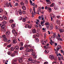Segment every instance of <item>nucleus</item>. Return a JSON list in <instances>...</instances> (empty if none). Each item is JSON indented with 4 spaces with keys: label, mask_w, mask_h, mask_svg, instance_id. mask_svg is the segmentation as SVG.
<instances>
[{
    "label": "nucleus",
    "mask_w": 64,
    "mask_h": 64,
    "mask_svg": "<svg viewBox=\"0 0 64 64\" xmlns=\"http://www.w3.org/2000/svg\"><path fill=\"white\" fill-rule=\"evenodd\" d=\"M50 30H52L53 29V25L52 23H51L50 24Z\"/></svg>",
    "instance_id": "f257e3e1"
},
{
    "label": "nucleus",
    "mask_w": 64,
    "mask_h": 64,
    "mask_svg": "<svg viewBox=\"0 0 64 64\" xmlns=\"http://www.w3.org/2000/svg\"><path fill=\"white\" fill-rule=\"evenodd\" d=\"M57 46L58 48H56V50H57V51H58L59 49H60L61 48H62L61 46L60 45H58Z\"/></svg>",
    "instance_id": "f03ea898"
},
{
    "label": "nucleus",
    "mask_w": 64,
    "mask_h": 64,
    "mask_svg": "<svg viewBox=\"0 0 64 64\" xmlns=\"http://www.w3.org/2000/svg\"><path fill=\"white\" fill-rule=\"evenodd\" d=\"M47 40H43L42 41V45H45L46 44V42H47Z\"/></svg>",
    "instance_id": "7ed1b4c3"
},
{
    "label": "nucleus",
    "mask_w": 64,
    "mask_h": 64,
    "mask_svg": "<svg viewBox=\"0 0 64 64\" xmlns=\"http://www.w3.org/2000/svg\"><path fill=\"white\" fill-rule=\"evenodd\" d=\"M18 61L19 63H22V62H23V58H19Z\"/></svg>",
    "instance_id": "20e7f679"
},
{
    "label": "nucleus",
    "mask_w": 64,
    "mask_h": 64,
    "mask_svg": "<svg viewBox=\"0 0 64 64\" xmlns=\"http://www.w3.org/2000/svg\"><path fill=\"white\" fill-rule=\"evenodd\" d=\"M46 2L48 4H51V2L50 1V0H46Z\"/></svg>",
    "instance_id": "39448f33"
},
{
    "label": "nucleus",
    "mask_w": 64,
    "mask_h": 64,
    "mask_svg": "<svg viewBox=\"0 0 64 64\" xmlns=\"http://www.w3.org/2000/svg\"><path fill=\"white\" fill-rule=\"evenodd\" d=\"M30 13H31V12H32V18H33V17H34V13H33V12L32 11V10H30Z\"/></svg>",
    "instance_id": "423d86ee"
},
{
    "label": "nucleus",
    "mask_w": 64,
    "mask_h": 64,
    "mask_svg": "<svg viewBox=\"0 0 64 64\" xmlns=\"http://www.w3.org/2000/svg\"><path fill=\"white\" fill-rule=\"evenodd\" d=\"M50 59H54V56L53 55H50Z\"/></svg>",
    "instance_id": "0eeeda50"
},
{
    "label": "nucleus",
    "mask_w": 64,
    "mask_h": 64,
    "mask_svg": "<svg viewBox=\"0 0 64 64\" xmlns=\"http://www.w3.org/2000/svg\"><path fill=\"white\" fill-rule=\"evenodd\" d=\"M19 49V47L18 46H16L14 47V49L16 50H18Z\"/></svg>",
    "instance_id": "6e6552de"
},
{
    "label": "nucleus",
    "mask_w": 64,
    "mask_h": 64,
    "mask_svg": "<svg viewBox=\"0 0 64 64\" xmlns=\"http://www.w3.org/2000/svg\"><path fill=\"white\" fill-rule=\"evenodd\" d=\"M35 7H33V10L34 12V14L35 15H36V12L35 11Z\"/></svg>",
    "instance_id": "1a4fd4ad"
},
{
    "label": "nucleus",
    "mask_w": 64,
    "mask_h": 64,
    "mask_svg": "<svg viewBox=\"0 0 64 64\" xmlns=\"http://www.w3.org/2000/svg\"><path fill=\"white\" fill-rule=\"evenodd\" d=\"M9 50H10V51H14V48L13 47H11Z\"/></svg>",
    "instance_id": "9d476101"
},
{
    "label": "nucleus",
    "mask_w": 64,
    "mask_h": 64,
    "mask_svg": "<svg viewBox=\"0 0 64 64\" xmlns=\"http://www.w3.org/2000/svg\"><path fill=\"white\" fill-rule=\"evenodd\" d=\"M17 42V40H13V41L12 42V43L13 44H16V43Z\"/></svg>",
    "instance_id": "9b49d317"
},
{
    "label": "nucleus",
    "mask_w": 64,
    "mask_h": 64,
    "mask_svg": "<svg viewBox=\"0 0 64 64\" xmlns=\"http://www.w3.org/2000/svg\"><path fill=\"white\" fill-rule=\"evenodd\" d=\"M5 34L7 36H8V35H9V34H10V32L9 31H8L6 32Z\"/></svg>",
    "instance_id": "f8f14e48"
},
{
    "label": "nucleus",
    "mask_w": 64,
    "mask_h": 64,
    "mask_svg": "<svg viewBox=\"0 0 64 64\" xmlns=\"http://www.w3.org/2000/svg\"><path fill=\"white\" fill-rule=\"evenodd\" d=\"M31 63H33L35 62H36V60H32V61H31Z\"/></svg>",
    "instance_id": "ddd939ff"
},
{
    "label": "nucleus",
    "mask_w": 64,
    "mask_h": 64,
    "mask_svg": "<svg viewBox=\"0 0 64 64\" xmlns=\"http://www.w3.org/2000/svg\"><path fill=\"white\" fill-rule=\"evenodd\" d=\"M44 20L43 22H41L40 23L41 25L42 26H43L44 25Z\"/></svg>",
    "instance_id": "4468645a"
},
{
    "label": "nucleus",
    "mask_w": 64,
    "mask_h": 64,
    "mask_svg": "<svg viewBox=\"0 0 64 64\" xmlns=\"http://www.w3.org/2000/svg\"><path fill=\"white\" fill-rule=\"evenodd\" d=\"M18 12L19 14H20V15H22V11L21 10H18Z\"/></svg>",
    "instance_id": "2eb2a0df"
},
{
    "label": "nucleus",
    "mask_w": 64,
    "mask_h": 64,
    "mask_svg": "<svg viewBox=\"0 0 64 64\" xmlns=\"http://www.w3.org/2000/svg\"><path fill=\"white\" fill-rule=\"evenodd\" d=\"M59 30L60 33H61L62 32H64V30L63 29H60Z\"/></svg>",
    "instance_id": "dca6fc26"
},
{
    "label": "nucleus",
    "mask_w": 64,
    "mask_h": 64,
    "mask_svg": "<svg viewBox=\"0 0 64 64\" xmlns=\"http://www.w3.org/2000/svg\"><path fill=\"white\" fill-rule=\"evenodd\" d=\"M56 23L58 25L60 24V21L59 20H58L56 21Z\"/></svg>",
    "instance_id": "f3484780"
},
{
    "label": "nucleus",
    "mask_w": 64,
    "mask_h": 64,
    "mask_svg": "<svg viewBox=\"0 0 64 64\" xmlns=\"http://www.w3.org/2000/svg\"><path fill=\"white\" fill-rule=\"evenodd\" d=\"M32 32L33 33H35L36 32V30L35 29H34L32 30Z\"/></svg>",
    "instance_id": "a211bd4d"
},
{
    "label": "nucleus",
    "mask_w": 64,
    "mask_h": 64,
    "mask_svg": "<svg viewBox=\"0 0 64 64\" xmlns=\"http://www.w3.org/2000/svg\"><path fill=\"white\" fill-rule=\"evenodd\" d=\"M24 54L25 55H26V56H27V55H28V52H24Z\"/></svg>",
    "instance_id": "6ab92c4d"
},
{
    "label": "nucleus",
    "mask_w": 64,
    "mask_h": 64,
    "mask_svg": "<svg viewBox=\"0 0 64 64\" xmlns=\"http://www.w3.org/2000/svg\"><path fill=\"white\" fill-rule=\"evenodd\" d=\"M44 47L45 49H48L49 48V46L47 45L44 46Z\"/></svg>",
    "instance_id": "aec40b11"
},
{
    "label": "nucleus",
    "mask_w": 64,
    "mask_h": 64,
    "mask_svg": "<svg viewBox=\"0 0 64 64\" xmlns=\"http://www.w3.org/2000/svg\"><path fill=\"white\" fill-rule=\"evenodd\" d=\"M23 45V42H21L20 44V47H22Z\"/></svg>",
    "instance_id": "412c9836"
},
{
    "label": "nucleus",
    "mask_w": 64,
    "mask_h": 64,
    "mask_svg": "<svg viewBox=\"0 0 64 64\" xmlns=\"http://www.w3.org/2000/svg\"><path fill=\"white\" fill-rule=\"evenodd\" d=\"M5 27H6L5 25L3 24L2 26L1 27L2 29H4L5 28Z\"/></svg>",
    "instance_id": "4be33fe9"
},
{
    "label": "nucleus",
    "mask_w": 64,
    "mask_h": 64,
    "mask_svg": "<svg viewBox=\"0 0 64 64\" xmlns=\"http://www.w3.org/2000/svg\"><path fill=\"white\" fill-rule=\"evenodd\" d=\"M56 39H57L58 40H60V38L59 36H56Z\"/></svg>",
    "instance_id": "5701e85b"
},
{
    "label": "nucleus",
    "mask_w": 64,
    "mask_h": 64,
    "mask_svg": "<svg viewBox=\"0 0 64 64\" xmlns=\"http://www.w3.org/2000/svg\"><path fill=\"white\" fill-rule=\"evenodd\" d=\"M20 5L22 6H23L24 5V4L23 3V2H20Z\"/></svg>",
    "instance_id": "b1692460"
},
{
    "label": "nucleus",
    "mask_w": 64,
    "mask_h": 64,
    "mask_svg": "<svg viewBox=\"0 0 64 64\" xmlns=\"http://www.w3.org/2000/svg\"><path fill=\"white\" fill-rule=\"evenodd\" d=\"M22 21L24 22H25L26 21V18H24L22 19Z\"/></svg>",
    "instance_id": "393cba45"
},
{
    "label": "nucleus",
    "mask_w": 64,
    "mask_h": 64,
    "mask_svg": "<svg viewBox=\"0 0 64 64\" xmlns=\"http://www.w3.org/2000/svg\"><path fill=\"white\" fill-rule=\"evenodd\" d=\"M3 17L4 18V19L5 20H7V17H6V16H3Z\"/></svg>",
    "instance_id": "a878e982"
},
{
    "label": "nucleus",
    "mask_w": 64,
    "mask_h": 64,
    "mask_svg": "<svg viewBox=\"0 0 64 64\" xmlns=\"http://www.w3.org/2000/svg\"><path fill=\"white\" fill-rule=\"evenodd\" d=\"M11 26L12 28H14L15 26V24H12L11 25Z\"/></svg>",
    "instance_id": "bb28decb"
},
{
    "label": "nucleus",
    "mask_w": 64,
    "mask_h": 64,
    "mask_svg": "<svg viewBox=\"0 0 64 64\" xmlns=\"http://www.w3.org/2000/svg\"><path fill=\"white\" fill-rule=\"evenodd\" d=\"M44 25H46V26H48L50 25V24L49 22H46L45 23Z\"/></svg>",
    "instance_id": "cd10ccee"
},
{
    "label": "nucleus",
    "mask_w": 64,
    "mask_h": 64,
    "mask_svg": "<svg viewBox=\"0 0 64 64\" xmlns=\"http://www.w3.org/2000/svg\"><path fill=\"white\" fill-rule=\"evenodd\" d=\"M35 40L36 41H37V42H39V39H38V38H36L35 39Z\"/></svg>",
    "instance_id": "c85d7f7f"
},
{
    "label": "nucleus",
    "mask_w": 64,
    "mask_h": 64,
    "mask_svg": "<svg viewBox=\"0 0 64 64\" xmlns=\"http://www.w3.org/2000/svg\"><path fill=\"white\" fill-rule=\"evenodd\" d=\"M7 38H4V41H5L6 42L7 41Z\"/></svg>",
    "instance_id": "c756f323"
},
{
    "label": "nucleus",
    "mask_w": 64,
    "mask_h": 64,
    "mask_svg": "<svg viewBox=\"0 0 64 64\" xmlns=\"http://www.w3.org/2000/svg\"><path fill=\"white\" fill-rule=\"evenodd\" d=\"M26 52H30V49L28 48L26 50Z\"/></svg>",
    "instance_id": "7c9ffc66"
},
{
    "label": "nucleus",
    "mask_w": 64,
    "mask_h": 64,
    "mask_svg": "<svg viewBox=\"0 0 64 64\" xmlns=\"http://www.w3.org/2000/svg\"><path fill=\"white\" fill-rule=\"evenodd\" d=\"M8 55H11L12 54V52H11L9 51L8 52Z\"/></svg>",
    "instance_id": "2f4dec72"
},
{
    "label": "nucleus",
    "mask_w": 64,
    "mask_h": 64,
    "mask_svg": "<svg viewBox=\"0 0 64 64\" xmlns=\"http://www.w3.org/2000/svg\"><path fill=\"white\" fill-rule=\"evenodd\" d=\"M12 33H16V30H15L13 29L12 30Z\"/></svg>",
    "instance_id": "473e14b6"
},
{
    "label": "nucleus",
    "mask_w": 64,
    "mask_h": 64,
    "mask_svg": "<svg viewBox=\"0 0 64 64\" xmlns=\"http://www.w3.org/2000/svg\"><path fill=\"white\" fill-rule=\"evenodd\" d=\"M33 58L34 59H36L37 58V56L35 55H34Z\"/></svg>",
    "instance_id": "72a5a7b5"
},
{
    "label": "nucleus",
    "mask_w": 64,
    "mask_h": 64,
    "mask_svg": "<svg viewBox=\"0 0 64 64\" xmlns=\"http://www.w3.org/2000/svg\"><path fill=\"white\" fill-rule=\"evenodd\" d=\"M53 35L54 36V38H55V36H56V33H54L53 34Z\"/></svg>",
    "instance_id": "f704fd0d"
},
{
    "label": "nucleus",
    "mask_w": 64,
    "mask_h": 64,
    "mask_svg": "<svg viewBox=\"0 0 64 64\" xmlns=\"http://www.w3.org/2000/svg\"><path fill=\"white\" fill-rule=\"evenodd\" d=\"M32 55H33V56L34 55H35V53L34 52H32Z\"/></svg>",
    "instance_id": "c9c22d12"
},
{
    "label": "nucleus",
    "mask_w": 64,
    "mask_h": 64,
    "mask_svg": "<svg viewBox=\"0 0 64 64\" xmlns=\"http://www.w3.org/2000/svg\"><path fill=\"white\" fill-rule=\"evenodd\" d=\"M24 47L25 48H28V46L27 44L25 45H24Z\"/></svg>",
    "instance_id": "e433bc0d"
},
{
    "label": "nucleus",
    "mask_w": 64,
    "mask_h": 64,
    "mask_svg": "<svg viewBox=\"0 0 64 64\" xmlns=\"http://www.w3.org/2000/svg\"><path fill=\"white\" fill-rule=\"evenodd\" d=\"M22 8L24 10H26V7H25L24 6H22Z\"/></svg>",
    "instance_id": "4c0bfd02"
},
{
    "label": "nucleus",
    "mask_w": 64,
    "mask_h": 64,
    "mask_svg": "<svg viewBox=\"0 0 64 64\" xmlns=\"http://www.w3.org/2000/svg\"><path fill=\"white\" fill-rule=\"evenodd\" d=\"M6 22L5 21H4L2 22V23H3L4 24H6Z\"/></svg>",
    "instance_id": "58836bf2"
},
{
    "label": "nucleus",
    "mask_w": 64,
    "mask_h": 64,
    "mask_svg": "<svg viewBox=\"0 0 64 64\" xmlns=\"http://www.w3.org/2000/svg\"><path fill=\"white\" fill-rule=\"evenodd\" d=\"M0 13H2V12H3V10L1 8L0 9Z\"/></svg>",
    "instance_id": "ea45409f"
},
{
    "label": "nucleus",
    "mask_w": 64,
    "mask_h": 64,
    "mask_svg": "<svg viewBox=\"0 0 64 64\" xmlns=\"http://www.w3.org/2000/svg\"><path fill=\"white\" fill-rule=\"evenodd\" d=\"M54 3H53L50 5V7H54Z\"/></svg>",
    "instance_id": "a19ab883"
},
{
    "label": "nucleus",
    "mask_w": 64,
    "mask_h": 64,
    "mask_svg": "<svg viewBox=\"0 0 64 64\" xmlns=\"http://www.w3.org/2000/svg\"><path fill=\"white\" fill-rule=\"evenodd\" d=\"M54 8L55 10H57L58 9V8L57 6H55Z\"/></svg>",
    "instance_id": "79ce46f5"
},
{
    "label": "nucleus",
    "mask_w": 64,
    "mask_h": 64,
    "mask_svg": "<svg viewBox=\"0 0 64 64\" xmlns=\"http://www.w3.org/2000/svg\"><path fill=\"white\" fill-rule=\"evenodd\" d=\"M13 21H14V20H10V23H13Z\"/></svg>",
    "instance_id": "37998d69"
},
{
    "label": "nucleus",
    "mask_w": 64,
    "mask_h": 64,
    "mask_svg": "<svg viewBox=\"0 0 64 64\" xmlns=\"http://www.w3.org/2000/svg\"><path fill=\"white\" fill-rule=\"evenodd\" d=\"M32 58H29L28 60H29V61H31L32 60Z\"/></svg>",
    "instance_id": "c03bdc74"
},
{
    "label": "nucleus",
    "mask_w": 64,
    "mask_h": 64,
    "mask_svg": "<svg viewBox=\"0 0 64 64\" xmlns=\"http://www.w3.org/2000/svg\"><path fill=\"white\" fill-rule=\"evenodd\" d=\"M23 49H24V47H20V50H23Z\"/></svg>",
    "instance_id": "a18cd8bd"
},
{
    "label": "nucleus",
    "mask_w": 64,
    "mask_h": 64,
    "mask_svg": "<svg viewBox=\"0 0 64 64\" xmlns=\"http://www.w3.org/2000/svg\"><path fill=\"white\" fill-rule=\"evenodd\" d=\"M60 58L62 60H64V59H63V56H60Z\"/></svg>",
    "instance_id": "49530a36"
},
{
    "label": "nucleus",
    "mask_w": 64,
    "mask_h": 64,
    "mask_svg": "<svg viewBox=\"0 0 64 64\" xmlns=\"http://www.w3.org/2000/svg\"><path fill=\"white\" fill-rule=\"evenodd\" d=\"M28 26H29V25L27 24L26 25V26H25V27L26 28H28Z\"/></svg>",
    "instance_id": "de8ad7c7"
},
{
    "label": "nucleus",
    "mask_w": 64,
    "mask_h": 64,
    "mask_svg": "<svg viewBox=\"0 0 64 64\" xmlns=\"http://www.w3.org/2000/svg\"><path fill=\"white\" fill-rule=\"evenodd\" d=\"M7 47H8V48H10V47H11V44H10L8 45L7 46Z\"/></svg>",
    "instance_id": "09e8293b"
},
{
    "label": "nucleus",
    "mask_w": 64,
    "mask_h": 64,
    "mask_svg": "<svg viewBox=\"0 0 64 64\" xmlns=\"http://www.w3.org/2000/svg\"><path fill=\"white\" fill-rule=\"evenodd\" d=\"M17 58H15L14 59V61H15V62H16L17 61Z\"/></svg>",
    "instance_id": "8fccbe9b"
},
{
    "label": "nucleus",
    "mask_w": 64,
    "mask_h": 64,
    "mask_svg": "<svg viewBox=\"0 0 64 64\" xmlns=\"http://www.w3.org/2000/svg\"><path fill=\"white\" fill-rule=\"evenodd\" d=\"M49 26H50V25L46 26V27L47 29H49Z\"/></svg>",
    "instance_id": "3c124183"
},
{
    "label": "nucleus",
    "mask_w": 64,
    "mask_h": 64,
    "mask_svg": "<svg viewBox=\"0 0 64 64\" xmlns=\"http://www.w3.org/2000/svg\"><path fill=\"white\" fill-rule=\"evenodd\" d=\"M45 53H46V54H47L48 52H49V51L48 50L47 51L46 50H45Z\"/></svg>",
    "instance_id": "603ef678"
},
{
    "label": "nucleus",
    "mask_w": 64,
    "mask_h": 64,
    "mask_svg": "<svg viewBox=\"0 0 64 64\" xmlns=\"http://www.w3.org/2000/svg\"><path fill=\"white\" fill-rule=\"evenodd\" d=\"M6 6L7 7H9V4H8V3L7 2L6 3Z\"/></svg>",
    "instance_id": "864d4df0"
},
{
    "label": "nucleus",
    "mask_w": 64,
    "mask_h": 64,
    "mask_svg": "<svg viewBox=\"0 0 64 64\" xmlns=\"http://www.w3.org/2000/svg\"><path fill=\"white\" fill-rule=\"evenodd\" d=\"M3 18L2 16H0V20L1 21V20H3Z\"/></svg>",
    "instance_id": "5fc2aeb1"
},
{
    "label": "nucleus",
    "mask_w": 64,
    "mask_h": 64,
    "mask_svg": "<svg viewBox=\"0 0 64 64\" xmlns=\"http://www.w3.org/2000/svg\"><path fill=\"white\" fill-rule=\"evenodd\" d=\"M14 55H15V54H12L11 55V56L12 57H14Z\"/></svg>",
    "instance_id": "6e6d98bb"
},
{
    "label": "nucleus",
    "mask_w": 64,
    "mask_h": 64,
    "mask_svg": "<svg viewBox=\"0 0 64 64\" xmlns=\"http://www.w3.org/2000/svg\"><path fill=\"white\" fill-rule=\"evenodd\" d=\"M5 29H4V28H3L2 30V31L3 32H5Z\"/></svg>",
    "instance_id": "4d7b16f0"
},
{
    "label": "nucleus",
    "mask_w": 64,
    "mask_h": 64,
    "mask_svg": "<svg viewBox=\"0 0 64 64\" xmlns=\"http://www.w3.org/2000/svg\"><path fill=\"white\" fill-rule=\"evenodd\" d=\"M41 10L39 8L38 9V11L39 12H41Z\"/></svg>",
    "instance_id": "13d9d810"
},
{
    "label": "nucleus",
    "mask_w": 64,
    "mask_h": 64,
    "mask_svg": "<svg viewBox=\"0 0 64 64\" xmlns=\"http://www.w3.org/2000/svg\"><path fill=\"white\" fill-rule=\"evenodd\" d=\"M32 28V26H28V28H29V29H30V28Z\"/></svg>",
    "instance_id": "bf43d9fd"
},
{
    "label": "nucleus",
    "mask_w": 64,
    "mask_h": 64,
    "mask_svg": "<svg viewBox=\"0 0 64 64\" xmlns=\"http://www.w3.org/2000/svg\"><path fill=\"white\" fill-rule=\"evenodd\" d=\"M2 37L4 38H6V36H5V35H2Z\"/></svg>",
    "instance_id": "052dcab7"
},
{
    "label": "nucleus",
    "mask_w": 64,
    "mask_h": 64,
    "mask_svg": "<svg viewBox=\"0 0 64 64\" xmlns=\"http://www.w3.org/2000/svg\"><path fill=\"white\" fill-rule=\"evenodd\" d=\"M14 36H17V33L16 32L15 33H14Z\"/></svg>",
    "instance_id": "680f3d73"
},
{
    "label": "nucleus",
    "mask_w": 64,
    "mask_h": 64,
    "mask_svg": "<svg viewBox=\"0 0 64 64\" xmlns=\"http://www.w3.org/2000/svg\"><path fill=\"white\" fill-rule=\"evenodd\" d=\"M31 48V47H32V46H31V45H29L28 46V48Z\"/></svg>",
    "instance_id": "e2e57ef3"
},
{
    "label": "nucleus",
    "mask_w": 64,
    "mask_h": 64,
    "mask_svg": "<svg viewBox=\"0 0 64 64\" xmlns=\"http://www.w3.org/2000/svg\"><path fill=\"white\" fill-rule=\"evenodd\" d=\"M15 13L16 15H18V12H17V11H16Z\"/></svg>",
    "instance_id": "0e129e2a"
},
{
    "label": "nucleus",
    "mask_w": 64,
    "mask_h": 64,
    "mask_svg": "<svg viewBox=\"0 0 64 64\" xmlns=\"http://www.w3.org/2000/svg\"><path fill=\"white\" fill-rule=\"evenodd\" d=\"M16 62H12V63H13L14 64H16Z\"/></svg>",
    "instance_id": "69168bd1"
},
{
    "label": "nucleus",
    "mask_w": 64,
    "mask_h": 64,
    "mask_svg": "<svg viewBox=\"0 0 64 64\" xmlns=\"http://www.w3.org/2000/svg\"><path fill=\"white\" fill-rule=\"evenodd\" d=\"M52 64H56V62H52Z\"/></svg>",
    "instance_id": "338daca9"
},
{
    "label": "nucleus",
    "mask_w": 64,
    "mask_h": 64,
    "mask_svg": "<svg viewBox=\"0 0 64 64\" xmlns=\"http://www.w3.org/2000/svg\"><path fill=\"white\" fill-rule=\"evenodd\" d=\"M15 4H16L15 6H18V5H19V4H18V3H16Z\"/></svg>",
    "instance_id": "774afa93"
}]
</instances>
